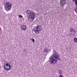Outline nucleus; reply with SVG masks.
Returning <instances> with one entry per match:
<instances>
[{
    "label": "nucleus",
    "mask_w": 77,
    "mask_h": 77,
    "mask_svg": "<svg viewBox=\"0 0 77 77\" xmlns=\"http://www.w3.org/2000/svg\"><path fill=\"white\" fill-rule=\"evenodd\" d=\"M26 13L27 15L28 19H32V20H34L35 18L34 17H35L36 14L33 11H32L29 10H27L26 11Z\"/></svg>",
    "instance_id": "f257e3e1"
},
{
    "label": "nucleus",
    "mask_w": 77,
    "mask_h": 77,
    "mask_svg": "<svg viewBox=\"0 0 77 77\" xmlns=\"http://www.w3.org/2000/svg\"><path fill=\"white\" fill-rule=\"evenodd\" d=\"M4 3L5 10L7 11H11L12 6V4L9 2H6L5 1L4 2Z\"/></svg>",
    "instance_id": "f03ea898"
},
{
    "label": "nucleus",
    "mask_w": 77,
    "mask_h": 77,
    "mask_svg": "<svg viewBox=\"0 0 77 77\" xmlns=\"http://www.w3.org/2000/svg\"><path fill=\"white\" fill-rule=\"evenodd\" d=\"M56 57L53 54V53L52 56L51 57L49 60V63L51 64H53V63L54 64L57 63V61L58 59L57 58H56Z\"/></svg>",
    "instance_id": "7ed1b4c3"
},
{
    "label": "nucleus",
    "mask_w": 77,
    "mask_h": 77,
    "mask_svg": "<svg viewBox=\"0 0 77 77\" xmlns=\"http://www.w3.org/2000/svg\"><path fill=\"white\" fill-rule=\"evenodd\" d=\"M4 69L6 71H9L11 69V65L9 63H5L4 66Z\"/></svg>",
    "instance_id": "20e7f679"
},
{
    "label": "nucleus",
    "mask_w": 77,
    "mask_h": 77,
    "mask_svg": "<svg viewBox=\"0 0 77 77\" xmlns=\"http://www.w3.org/2000/svg\"><path fill=\"white\" fill-rule=\"evenodd\" d=\"M38 26H35L33 28L34 31L35 32V33L37 34H38V33L41 31V28H39V27H40V25H38Z\"/></svg>",
    "instance_id": "39448f33"
},
{
    "label": "nucleus",
    "mask_w": 77,
    "mask_h": 77,
    "mask_svg": "<svg viewBox=\"0 0 77 77\" xmlns=\"http://www.w3.org/2000/svg\"><path fill=\"white\" fill-rule=\"evenodd\" d=\"M53 54L55 55L56 57L55 59H57L58 60H60V56H59V55L56 53V51L55 50H54L53 51Z\"/></svg>",
    "instance_id": "423d86ee"
},
{
    "label": "nucleus",
    "mask_w": 77,
    "mask_h": 77,
    "mask_svg": "<svg viewBox=\"0 0 77 77\" xmlns=\"http://www.w3.org/2000/svg\"><path fill=\"white\" fill-rule=\"evenodd\" d=\"M60 6L62 7V8L63 7V6H64L65 5L66 3V0H60Z\"/></svg>",
    "instance_id": "0eeeda50"
},
{
    "label": "nucleus",
    "mask_w": 77,
    "mask_h": 77,
    "mask_svg": "<svg viewBox=\"0 0 77 77\" xmlns=\"http://www.w3.org/2000/svg\"><path fill=\"white\" fill-rule=\"evenodd\" d=\"M75 30L74 29L72 28H70V32H72V33H74L72 34V35L73 36H74L75 35V33L76 32H75Z\"/></svg>",
    "instance_id": "6e6552de"
},
{
    "label": "nucleus",
    "mask_w": 77,
    "mask_h": 77,
    "mask_svg": "<svg viewBox=\"0 0 77 77\" xmlns=\"http://www.w3.org/2000/svg\"><path fill=\"white\" fill-rule=\"evenodd\" d=\"M20 29L22 30H26L27 29V27L24 25H23L21 26Z\"/></svg>",
    "instance_id": "1a4fd4ad"
},
{
    "label": "nucleus",
    "mask_w": 77,
    "mask_h": 77,
    "mask_svg": "<svg viewBox=\"0 0 77 77\" xmlns=\"http://www.w3.org/2000/svg\"><path fill=\"white\" fill-rule=\"evenodd\" d=\"M48 49L47 48H45L44 49V51L45 53H47V52H48Z\"/></svg>",
    "instance_id": "9d476101"
},
{
    "label": "nucleus",
    "mask_w": 77,
    "mask_h": 77,
    "mask_svg": "<svg viewBox=\"0 0 77 77\" xmlns=\"http://www.w3.org/2000/svg\"><path fill=\"white\" fill-rule=\"evenodd\" d=\"M74 41L75 42H77V38H74Z\"/></svg>",
    "instance_id": "9b49d317"
},
{
    "label": "nucleus",
    "mask_w": 77,
    "mask_h": 77,
    "mask_svg": "<svg viewBox=\"0 0 77 77\" xmlns=\"http://www.w3.org/2000/svg\"><path fill=\"white\" fill-rule=\"evenodd\" d=\"M59 73L60 74H62V71L61 70H59Z\"/></svg>",
    "instance_id": "f8f14e48"
},
{
    "label": "nucleus",
    "mask_w": 77,
    "mask_h": 77,
    "mask_svg": "<svg viewBox=\"0 0 77 77\" xmlns=\"http://www.w3.org/2000/svg\"><path fill=\"white\" fill-rule=\"evenodd\" d=\"M18 16L19 17V18H23V16L21 15H19Z\"/></svg>",
    "instance_id": "ddd939ff"
},
{
    "label": "nucleus",
    "mask_w": 77,
    "mask_h": 77,
    "mask_svg": "<svg viewBox=\"0 0 77 77\" xmlns=\"http://www.w3.org/2000/svg\"><path fill=\"white\" fill-rule=\"evenodd\" d=\"M74 2H75V5H77V0L75 1Z\"/></svg>",
    "instance_id": "4468645a"
},
{
    "label": "nucleus",
    "mask_w": 77,
    "mask_h": 77,
    "mask_svg": "<svg viewBox=\"0 0 77 77\" xmlns=\"http://www.w3.org/2000/svg\"><path fill=\"white\" fill-rule=\"evenodd\" d=\"M32 41L33 42H35V39H33V38L32 39Z\"/></svg>",
    "instance_id": "2eb2a0df"
},
{
    "label": "nucleus",
    "mask_w": 77,
    "mask_h": 77,
    "mask_svg": "<svg viewBox=\"0 0 77 77\" xmlns=\"http://www.w3.org/2000/svg\"><path fill=\"white\" fill-rule=\"evenodd\" d=\"M69 36H72V34L71 33H70Z\"/></svg>",
    "instance_id": "dca6fc26"
},
{
    "label": "nucleus",
    "mask_w": 77,
    "mask_h": 77,
    "mask_svg": "<svg viewBox=\"0 0 77 77\" xmlns=\"http://www.w3.org/2000/svg\"><path fill=\"white\" fill-rule=\"evenodd\" d=\"M59 77H63V75H60Z\"/></svg>",
    "instance_id": "f3484780"
},
{
    "label": "nucleus",
    "mask_w": 77,
    "mask_h": 77,
    "mask_svg": "<svg viewBox=\"0 0 77 77\" xmlns=\"http://www.w3.org/2000/svg\"><path fill=\"white\" fill-rule=\"evenodd\" d=\"M73 2H75V1H76L77 0H72Z\"/></svg>",
    "instance_id": "a211bd4d"
},
{
    "label": "nucleus",
    "mask_w": 77,
    "mask_h": 77,
    "mask_svg": "<svg viewBox=\"0 0 77 77\" xmlns=\"http://www.w3.org/2000/svg\"><path fill=\"white\" fill-rule=\"evenodd\" d=\"M26 51V50L24 49L23 50V51Z\"/></svg>",
    "instance_id": "6ab92c4d"
},
{
    "label": "nucleus",
    "mask_w": 77,
    "mask_h": 77,
    "mask_svg": "<svg viewBox=\"0 0 77 77\" xmlns=\"http://www.w3.org/2000/svg\"><path fill=\"white\" fill-rule=\"evenodd\" d=\"M74 32L72 33V34H74Z\"/></svg>",
    "instance_id": "aec40b11"
},
{
    "label": "nucleus",
    "mask_w": 77,
    "mask_h": 77,
    "mask_svg": "<svg viewBox=\"0 0 77 77\" xmlns=\"http://www.w3.org/2000/svg\"><path fill=\"white\" fill-rule=\"evenodd\" d=\"M58 77L57 76V77Z\"/></svg>",
    "instance_id": "412c9836"
}]
</instances>
